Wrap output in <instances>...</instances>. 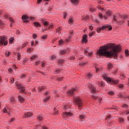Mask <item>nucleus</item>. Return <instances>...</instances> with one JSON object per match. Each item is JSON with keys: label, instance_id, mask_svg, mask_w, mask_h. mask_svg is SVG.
<instances>
[{"label": "nucleus", "instance_id": "nucleus-1", "mask_svg": "<svg viewBox=\"0 0 129 129\" xmlns=\"http://www.w3.org/2000/svg\"><path fill=\"white\" fill-rule=\"evenodd\" d=\"M120 45H115L113 43H110L106 45L101 46L97 50V54L100 56H107V57H117V53L120 51Z\"/></svg>", "mask_w": 129, "mask_h": 129}, {"label": "nucleus", "instance_id": "nucleus-2", "mask_svg": "<svg viewBox=\"0 0 129 129\" xmlns=\"http://www.w3.org/2000/svg\"><path fill=\"white\" fill-rule=\"evenodd\" d=\"M102 75L103 79L110 84H117L119 82L118 80H113L112 78L107 77V75L105 73H102Z\"/></svg>", "mask_w": 129, "mask_h": 129}, {"label": "nucleus", "instance_id": "nucleus-3", "mask_svg": "<svg viewBox=\"0 0 129 129\" xmlns=\"http://www.w3.org/2000/svg\"><path fill=\"white\" fill-rule=\"evenodd\" d=\"M74 101L77 105H78V107L80 108V107H82V101L81 100V99H80V97H75L74 98Z\"/></svg>", "mask_w": 129, "mask_h": 129}, {"label": "nucleus", "instance_id": "nucleus-4", "mask_svg": "<svg viewBox=\"0 0 129 129\" xmlns=\"http://www.w3.org/2000/svg\"><path fill=\"white\" fill-rule=\"evenodd\" d=\"M7 46L8 45V39L6 36H2L0 37V46Z\"/></svg>", "mask_w": 129, "mask_h": 129}, {"label": "nucleus", "instance_id": "nucleus-5", "mask_svg": "<svg viewBox=\"0 0 129 129\" xmlns=\"http://www.w3.org/2000/svg\"><path fill=\"white\" fill-rule=\"evenodd\" d=\"M101 30H108V31H111L112 30V27H109V25H104L102 26V27L98 28L97 29V33H99Z\"/></svg>", "mask_w": 129, "mask_h": 129}, {"label": "nucleus", "instance_id": "nucleus-6", "mask_svg": "<svg viewBox=\"0 0 129 129\" xmlns=\"http://www.w3.org/2000/svg\"><path fill=\"white\" fill-rule=\"evenodd\" d=\"M16 86L18 88V89L20 90V91H21V92H25V88L21 84H17L16 85Z\"/></svg>", "mask_w": 129, "mask_h": 129}, {"label": "nucleus", "instance_id": "nucleus-7", "mask_svg": "<svg viewBox=\"0 0 129 129\" xmlns=\"http://www.w3.org/2000/svg\"><path fill=\"white\" fill-rule=\"evenodd\" d=\"M22 20H25L23 21L24 23H29V16L27 15H23L22 17Z\"/></svg>", "mask_w": 129, "mask_h": 129}, {"label": "nucleus", "instance_id": "nucleus-8", "mask_svg": "<svg viewBox=\"0 0 129 129\" xmlns=\"http://www.w3.org/2000/svg\"><path fill=\"white\" fill-rule=\"evenodd\" d=\"M89 87L93 94H95V93H96V90H95V87H94V86L91 85L89 86Z\"/></svg>", "mask_w": 129, "mask_h": 129}, {"label": "nucleus", "instance_id": "nucleus-9", "mask_svg": "<svg viewBox=\"0 0 129 129\" xmlns=\"http://www.w3.org/2000/svg\"><path fill=\"white\" fill-rule=\"evenodd\" d=\"M76 90L75 89H71L69 90V91L67 92V94L68 95L72 96L73 95V93H74V92L76 91Z\"/></svg>", "mask_w": 129, "mask_h": 129}, {"label": "nucleus", "instance_id": "nucleus-10", "mask_svg": "<svg viewBox=\"0 0 129 129\" xmlns=\"http://www.w3.org/2000/svg\"><path fill=\"white\" fill-rule=\"evenodd\" d=\"M63 117H70V116H72V114L70 112H66L63 113Z\"/></svg>", "mask_w": 129, "mask_h": 129}, {"label": "nucleus", "instance_id": "nucleus-11", "mask_svg": "<svg viewBox=\"0 0 129 129\" xmlns=\"http://www.w3.org/2000/svg\"><path fill=\"white\" fill-rule=\"evenodd\" d=\"M68 52V50L67 49H62L59 51L60 55H66L67 52Z\"/></svg>", "mask_w": 129, "mask_h": 129}, {"label": "nucleus", "instance_id": "nucleus-12", "mask_svg": "<svg viewBox=\"0 0 129 129\" xmlns=\"http://www.w3.org/2000/svg\"><path fill=\"white\" fill-rule=\"evenodd\" d=\"M18 99H19V101L21 103H23V102L25 101V99L23 97L20 95L18 96Z\"/></svg>", "mask_w": 129, "mask_h": 129}, {"label": "nucleus", "instance_id": "nucleus-13", "mask_svg": "<svg viewBox=\"0 0 129 129\" xmlns=\"http://www.w3.org/2000/svg\"><path fill=\"white\" fill-rule=\"evenodd\" d=\"M31 115H33V114L31 112H26L24 115V117H29L31 116Z\"/></svg>", "mask_w": 129, "mask_h": 129}, {"label": "nucleus", "instance_id": "nucleus-14", "mask_svg": "<svg viewBox=\"0 0 129 129\" xmlns=\"http://www.w3.org/2000/svg\"><path fill=\"white\" fill-rule=\"evenodd\" d=\"M82 41L84 43H87V35H84L83 36Z\"/></svg>", "mask_w": 129, "mask_h": 129}, {"label": "nucleus", "instance_id": "nucleus-15", "mask_svg": "<svg viewBox=\"0 0 129 129\" xmlns=\"http://www.w3.org/2000/svg\"><path fill=\"white\" fill-rule=\"evenodd\" d=\"M36 58H38V55H37L36 54L33 55L30 57V60L31 61H33V60H34V59H36Z\"/></svg>", "mask_w": 129, "mask_h": 129}, {"label": "nucleus", "instance_id": "nucleus-16", "mask_svg": "<svg viewBox=\"0 0 129 129\" xmlns=\"http://www.w3.org/2000/svg\"><path fill=\"white\" fill-rule=\"evenodd\" d=\"M49 99H50V96H47L46 98H44L43 100V102H47V101H49Z\"/></svg>", "mask_w": 129, "mask_h": 129}, {"label": "nucleus", "instance_id": "nucleus-17", "mask_svg": "<svg viewBox=\"0 0 129 129\" xmlns=\"http://www.w3.org/2000/svg\"><path fill=\"white\" fill-rule=\"evenodd\" d=\"M119 97L120 98H127V99H129V96H124L123 95H122V94H119Z\"/></svg>", "mask_w": 129, "mask_h": 129}, {"label": "nucleus", "instance_id": "nucleus-18", "mask_svg": "<svg viewBox=\"0 0 129 129\" xmlns=\"http://www.w3.org/2000/svg\"><path fill=\"white\" fill-rule=\"evenodd\" d=\"M42 24L44 25V26H45V27H46V26H49V22L45 21H43Z\"/></svg>", "mask_w": 129, "mask_h": 129}, {"label": "nucleus", "instance_id": "nucleus-19", "mask_svg": "<svg viewBox=\"0 0 129 129\" xmlns=\"http://www.w3.org/2000/svg\"><path fill=\"white\" fill-rule=\"evenodd\" d=\"M61 30H62V28L61 27H58L56 30V33H58V34H60V33H61Z\"/></svg>", "mask_w": 129, "mask_h": 129}, {"label": "nucleus", "instance_id": "nucleus-20", "mask_svg": "<svg viewBox=\"0 0 129 129\" xmlns=\"http://www.w3.org/2000/svg\"><path fill=\"white\" fill-rule=\"evenodd\" d=\"M107 66L109 69H111V68H112V67H113L112 63L110 62H108Z\"/></svg>", "mask_w": 129, "mask_h": 129}, {"label": "nucleus", "instance_id": "nucleus-21", "mask_svg": "<svg viewBox=\"0 0 129 129\" xmlns=\"http://www.w3.org/2000/svg\"><path fill=\"white\" fill-rule=\"evenodd\" d=\"M43 89H45L44 87H39L38 88V92H41Z\"/></svg>", "mask_w": 129, "mask_h": 129}, {"label": "nucleus", "instance_id": "nucleus-22", "mask_svg": "<svg viewBox=\"0 0 129 129\" xmlns=\"http://www.w3.org/2000/svg\"><path fill=\"white\" fill-rule=\"evenodd\" d=\"M34 25L35 27H41V25H40V23L39 22H34Z\"/></svg>", "mask_w": 129, "mask_h": 129}, {"label": "nucleus", "instance_id": "nucleus-23", "mask_svg": "<svg viewBox=\"0 0 129 129\" xmlns=\"http://www.w3.org/2000/svg\"><path fill=\"white\" fill-rule=\"evenodd\" d=\"M98 84L99 86H101V87H103V86H104V84L102 82H99Z\"/></svg>", "mask_w": 129, "mask_h": 129}, {"label": "nucleus", "instance_id": "nucleus-24", "mask_svg": "<svg viewBox=\"0 0 129 129\" xmlns=\"http://www.w3.org/2000/svg\"><path fill=\"white\" fill-rule=\"evenodd\" d=\"M80 119H81V120H84V119H85V116L83 115H80Z\"/></svg>", "mask_w": 129, "mask_h": 129}, {"label": "nucleus", "instance_id": "nucleus-25", "mask_svg": "<svg viewBox=\"0 0 129 129\" xmlns=\"http://www.w3.org/2000/svg\"><path fill=\"white\" fill-rule=\"evenodd\" d=\"M71 2L73 3V4H75V5H77V4L79 3L78 0H72Z\"/></svg>", "mask_w": 129, "mask_h": 129}, {"label": "nucleus", "instance_id": "nucleus-26", "mask_svg": "<svg viewBox=\"0 0 129 129\" xmlns=\"http://www.w3.org/2000/svg\"><path fill=\"white\" fill-rule=\"evenodd\" d=\"M14 37H11L9 39V43L10 44H13V42H14Z\"/></svg>", "mask_w": 129, "mask_h": 129}, {"label": "nucleus", "instance_id": "nucleus-27", "mask_svg": "<svg viewBox=\"0 0 129 129\" xmlns=\"http://www.w3.org/2000/svg\"><path fill=\"white\" fill-rule=\"evenodd\" d=\"M106 15L107 17H110V16H111V12L110 11H108L106 13Z\"/></svg>", "mask_w": 129, "mask_h": 129}, {"label": "nucleus", "instance_id": "nucleus-28", "mask_svg": "<svg viewBox=\"0 0 129 129\" xmlns=\"http://www.w3.org/2000/svg\"><path fill=\"white\" fill-rule=\"evenodd\" d=\"M64 44V41L63 40L61 39L58 41V45H63Z\"/></svg>", "mask_w": 129, "mask_h": 129}, {"label": "nucleus", "instance_id": "nucleus-29", "mask_svg": "<svg viewBox=\"0 0 129 129\" xmlns=\"http://www.w3.org/2000/svg\"><path fill=\"white\" fill-rule=\"evenodd\" d=\"M87 78H92V75L90 73L87 74Z\"/></svg>", "mask_w": 129, "mask_h": 129}, {"label": "nucleus", "instance_id": "nucleus-30", "mask_svg": "<svg viewBox=\"0 0 129 129\" xmlns=\"http://www.w3.org/2000/svg\"><path fill=\"white\" fill-rule=\"evenodd\" d=\"M5 54L6 55V57H9V56H10V55H11V52L6 51L5 52Z\"/></svg>", "mask_w": 129, "mask_h": 129}, {"label": "nucleus", "instance_id": "nucleus-31", "mask_svg": "<svg viewBox=\"0 0 129 129\" xmlns=\"http://www.w3.org/2000/svg\"><path fill=\"white\" fill-rule=\"evenodd\" d=\"M11 101L12 102V103H15V102H16V100H15V97H12L11 98Z\"/></svg>", "mask_w": 129, "mask_h": 129}, {"label": "nucleus", "instance_id": "nucleus-32", "mask_svg": "<svg viewBox=\"0 0 129 129\" xmlns=\"http://www.w3.org/2000/svg\"><path fill=\"white\" fill-rule=\"evenodd\" d=\"M72 36H73V31H71L70 33V35L69 36V39H71V38H72Z\"/></svg>", "mask_w": 129, "mask_h": 129}, {"label": "nucleus", "instance_id": "nucleus-33", "mask_svg": "<svg viewBox=\"0 0 129 129\" xmlns=\"http://www.w3.org/2000/svg\"><path fill=\"white\" fill-rule=\"evenodd\" d=\"M3 112H4V113H8L9 114H10V112L9 111H8V110H7L6 108H5L3 110Z\"/></svg>", "mask_w": 129, "mask_h": 129}, {"label": "nucleus", "instance_id": "nucleus-34", "mask_svg": "<svg viewBox=\"0 0 129 129\" xmlns=\"http://www.w3.org/2000/svg\"><path fill=\"white\" fill-rule=\"evenodd\" d=\"M63 63H64V60L63 59L58 60V64H62Z\"/></svg>", "mask_w": 129, "mask_h": 129}, {"label": "nucleus", "instance_id": "nucleus-35", "mask_svg": "<svg viewBox=\"0 0 129 129\" xmlns=\"http://www.w3.org/2000/svg\"><path fill=\"white\" fill-rule=\"evenodd\" d=\"M55 59H56V56L55 55H53L51 56L50 59L52 60V61L55 60Z\"/></svg>", "mask_w": 129, "mask_h": 129}, {"label": "nucleus", "instance_id": "nucleus-36", "mask_svg": "<svg viewBox=\"0 0 129 129\" xmlns=\"http://www.w3.org/2000/svg\"><path fill=\"white\" fill-rule=\"evenodd\" d=\"M125 54L126 55V57H128V56H129V52L128 50H126L125 51Z\"/></svg>", "mask_w": 129, "mask_h": 129}, {"label": "nucleus", "instance_id": "nucleus-37", "mask_svg": "<svg viewBox=\"0 0 129 129\" xmlns=\"http://www.w3.org/2000/svg\"><path fill=\"white\" fill-rule=\"evenodd\" d=\"M99 71H101V69L96 67V72L97 73V72H99Z\"/></svg>", "mask_w": 129, "mask_h": 129}, {"label": "nucleus", "instance_id": "nucleus-38", "mask_svg": "<svg viewBox=\"0 0 129 129\" xmlns=\"http://www.w3.org/2000/svg\"><path fill=\"white\" fill-rule=\"evenodd\" d=\"M29 19L30 21H35V20H36V19L34 17H30L29 18Z\"/></svg>", "mask_w": 129, "mask_h": 129}, {"label": "nucleus", "instance_id": "nucleus-39", "mask_svg": "<svg viewBox=\"0 0 129 129\" xmlns=\"http://www.w3.org/2000/svg\"><path fill=\"white\" fill-rule=\"evenodd\" d=\"M57 80H58V81H62V80H63V77H59L57 78Z\"/></svg>", "mask_w": 129, "mask_h": 129}, {"label": "nucleus", "instance_id": "nucleus-40", "mask_svg": "<svg viewBox=\"0 0 129 129\" xmlns=\"http://www.w3.org/2000/svg\"><path fill=\"white\" fill-rule=\"evenodd\" d=\"M14 81H15V79L14 78H12L10 79V83L11 84L14 83Z\"/></svg>", "mask_w": 129, "mask_h": 129}, {"label": "nucleus", "instance_id": "nucleus-41", "mask_svg": "<svg viewBox=\"0 0 129 129\" xmlns=\"http://www.w3.org/2000/svg\"><path fill=\"white\" fill-rule=\"evenodd\" d=\"M90 12H91L92 13L93 12H95L96 10H95V9H94L93 8H91L90 9Z\"/></svg>", "mask_w": 129, "mask_h": 129}, {"label": "nucleus", "instance_id": "nucleus-42", "mask_svg": "<svg viewBox=\"0 0 129 129\" xmlns=\"http://www.w3.org/2000/svg\"><path fill=\"white\" fill-rule=\"evenodd\" d=\"M69 24H72L73 23V19L70 18L69 20Z\"/></svg>", "mask_w": 129, "mask_h": 129}, {"label": "nucleus", "instance_id": "nucleus-43", "mask_svg": "<svg viewBox=\"0 0 129 129\" xmlns=\"http://www.w3.org/2000/svg\"><path fill=\"white\" fill-rule=\"evenodd\" d=\"M120 78H121V79H124V78H125V76H124V75L121 74L120 75Z\"/></svg>", "mask_w": 129, "mask_h": 129}, {"label": "nucleus", "instance_id": "nucleus-44", "mask_svg": "<svg viewBox=\"0 0 129 129\" xmlns=\"http://www.w3.org/2000/svg\"><path fill=\"white\" fill-rule=\"evenodd\" d=\"M17 57L18 60H21V54H20V53H17Z\"/></svg>", "mask_w": 129, "mask_h": 129}, {"label": "nucleus", "instance_id": "nucleus-45", "mask_svg": "<svg viewBox=\"0 0 129 129\" xmlns=\"http://www.w3.org/2000/svg\"><path fill=\"white\" fill-rule=\"evenodd\" d=\"M53 96H54V97H58L59 96L58 95V93L55 92V93L53 94Z\"/></svg>", "mask_w": 129, "mask_h": 129}, {"label": "nucleus", "instance_id": "nucleus-46", "mask_svg": "<svg viewBox=\"0 0 129 129\" xmlns=\"http://www.w3.org/2000/svg\"><path fill=\"white\" fill-rule=\"evenodd\" d=\"M27 52H32L33 51V48H28L27 49Z\"/></svg>", "mask_w": 129, "mask_h": 129}, {"label": "nucleus", "instance_id": "nucleus-47", "mask_svg": "<svg viewBox=\"0 0 129 129\" xmlns=\"http://www.w3.org/2000/svg\"><path fill=\"white\" fill-rule=\"evenodd\" d=\"M108 94H109V95H113L114 93H113V92L109 91L108 92Z\"/></svg>", "mask_w": 129, "mask_h": 129}, {"label": "nucleus", "instance_id": "nucleus-48", "mask_svg": "<svg viewBox=\"0 0 129 129\" xmlns=\"http://www.w3.org/2000/svg\"><path fill=\"white\" fill-rule=\"evenodd\" d=\"M113 20L114 22H117V19H116V16H113Z\"/></svg>", "mask_w": 129, "mask_h": 129}, {"label": "nucleus", "instance_id": "nucleus-49", "mask_svg": "<svg viewBox=\"0 0 129 129\" xmlns=\"http://www.w3.org/2000/svg\"><path fill=\"white\" fill-rule=\"evenodd\" d=\"M53 112H54V114H58V110H56V108L54 109Z\"/></svg>", "mask_w": 129, "mask_h": 129}, {"label": "nucleus", "instance_id": "nucleus-50", "mask_svg": "<svg viewBox=\"0 0 129 129\" xmlns=\"http://www.w3.org/2000/svg\"><path fill=\"white\" fill-rule=\"evenodd\" d=\"M39 64H40V60H37L35 63V65H36V66H38V65H39Z\"/></svg>", "mask_w": 129, "mask_h": 129}, {"label": "nucleus", "instance_id": "nucleus-51", "mask_svg": "<svg viewBox=\"0 0 129 129\" xmlns=\"http://www.w3.org/2000/svg\"><path fill=\"white\" fill-rule=\"evenodd\" d=\"M38 119H39V120H42V119H43V116H39L37 117Z\"/></svg>", "mask_w": 129, "mask_h": 129}, {"label": "nucleus", "instance_id": "nucleus-52", "mask_svg": "<svg viewBox=\"0 0 129 129\" xmlns=\"http://www.w3.org/2000/svg\"><path fill=\"white\" fill-rule=\"evenodd\" d=\"M94 34H95V32H93L91 33H89V36L90 37H92V36H93V35H94Z\"/></svg>", "mask_w": 129, "mask_h": 129}, {"label": "nucleus", "instance_id": "nucleus-53", "mask_svg": "<svg viewBox=\"0 0 129 129\" xmlns=\"http://www.w3.org/2000/svg\"><path fill=\"white\" fill-rule=\"evenodd\" d=\"M49 92L48 91L45 92L44 93V95H46V96H49Z\"/></svg>", "mask_w": 129, "mask_h": 129}, {"label": "nucleus", "instance_id": "nucleus-54", "mask_svg": "<svg viewBox=\"0 0 129 129\" xmlns=\"http://www.w3.org/2000/svg\"><path fill=\"white\" fill-rule=\"evenodd\" d=\"M119 121L120 122H123L124 120L122 118H119Z\"/></svg>", "mask_w": 129, "mask_h": 129}, {"label": "nucleus", "instance_id": "nucleus-55", "mask_svg": "<svg viewBox=\"0 0 129 129\" xmlns=\"http://www.w3.org/2000/svg\"><path fill=\"white\" fill-rule=\"evenodd\" d=\"M21 78L22 79H25V78H26V75H22L21 77Z\"/></svg>", "mask_w": 129, "mask_h": 129}, {"label": "nucleus", "instance_id": "nucleus-56", "mask_svg": "<svg viewBox=\"0 0 129 129\" xmlns=\"http://www.w3.org/2000/svg\"><path fill=\"white\" fill-rule=\"evenodd\" d=\"M27 45H28V42H26L23 44V47L24 48V47H26Z\"/></svg>", "mask_w": 129, "mask_h": 129}, {"label": "nucleus", "instance_id": "nucleus-57", "mask_svg": "<svg viewBox=\"0 0 129 129\" xmlns=\"http://www.w3.org/2000/svg\"><path fill=\"white\" fill-rule=\"evenodd\" d=\"M98 10H100V11H103L104 9L103 8H101V7L98 6Z\"/></svg>", "mask_w": 129, "mask_h": 129}, {"label": "nucleus", "instance_id": "nucleus-58", "mask_svg": "<svg viewBox=\"0 0 129 129\" xmlns=\"http://www.w3.org/2000/svg\"><path fill=\"white\" fill-rule=\"evenodd\" d=\"M41 39H43V40H45V39H47V35H44L41 37Z\"/></svg>", "mask_w": 129, "mask_h": 129}, {"label": "nucleus", "instance_id": "nucleus-59", "mask_svg": "<svg viewBox=\"0 0 129 129\" xmlns=\"http://www.w3.org/2000/svg\"><path fill=\"white\" fill-rule=\"evenodd\" d=\"M92 98L94 99H96V98H97V96L94 95L92 96Z\"/></svg>", "mask_w": 129, "mask_h": 129}, {"label": "nucleus", "instance_id": "nucleus-60", "mask_svg": "<svg viewBox=\"0 0 129 129\" xmlns=\"http://www.w3.org/2000/svg\"><path fill=\"white\" fill-rule=\"evenodd\" d=\"M31 46L33 47V46H35V44L34 43V40H32L31 42Z\"/></svg>", "mask_w": 129, "mask_h": 129}, {"label": "nucleus", "instance_id": "nucleus-61", "mask_svg": "<svg viewBox=\"0 0 129 129\" xmlns=\"http://www.w3.org/2000/svg\"><path fill=\"white\" fill-rule=\"evenodd\" d=\"M99 16L100 19H102V17H103L102 14H101V13H99Z\"/></svg>", "mask_w": 129, "mask_h": 129}, {"label": "nucleus", "instance_id": "nucleus-62", "mask_svg": "<svg viewBox=\"0 0 129 129\" xmlns=\"http://www.w3.org/2000/svg\"><path fill=\"white\" fill-rule=\"evenodd\" d=\"M33 37L34 38V39H36V38L37 37V34H34L33 35Z\"/></svg>", "mask_w": 129, "mask_h": 129}, {"label": "nucleus", "instance_id": "nucleus-63", "mask_svg": "<svg viewBox=\"0 0 129 129\" xmlns=\"http://www.w3.org/2000/svg\"><path fill=\"white\" fill-rule=\"evenodd\" d=\"M9 20L10 21V22H11V23H14V19H13V18H9Z\"/></svg>", "mask_w": 129, "mask_h": 129}, {"label": "nucleus", "instance_id": "nucleus-64", "mask_svg": "<svg viewBox=\"0 0 129 129\" xmlns=\"http://www.w3.org/2000/svg\"><path fill=\"white\" fill-rule=\"evenodd\" d=\"M42 128H43V129H48V127H46V126H42Z\"/></svg>", "mask_w": 129, "mask_h": 129}]
</instances>
